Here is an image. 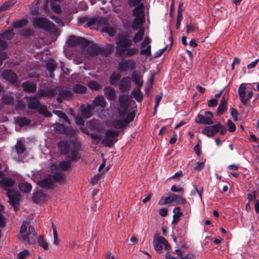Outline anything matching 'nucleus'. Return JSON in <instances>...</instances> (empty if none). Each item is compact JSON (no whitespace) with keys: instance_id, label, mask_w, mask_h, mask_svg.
Returning a JSON list of instances; mask_svg holds the SVG:
<instances>
[{"instance_id":"1","label":"nucleus","mask_w":259,"mask_h":259,"mask_svg":"<svg viewBox=\"0 0 259 259\" xmlns=\"http://www.w3.org/2000/svg\"><path fill=\"white\" fill-rule=\"evenodd\" d=\"M144 30L140 29L131 39L125 35H119L116 38V51L120 56L131 57L138 54L139 50L136 48H131L133 42L136 44L141 41L144 37Z\"/></svg>"},{"instance_id":"2","label":"nucleus","mask_w":259,"mask_h":259,"mask_svg":"<svg viewBox=\"0 0 259 259\" xmlns=\"http://www.w3.org/2000/svg\"><path fill=\"white\" fill-rule=\"evenodd\" d=\"M142 0H128L131 7L137 6L133 10V14L135 18L133 21L132 28L134 30H138L141 28L145 22L144 10L143 4H140Z\"/></svg>"},{"instance_id":"3","label":"nucleus","mask_w":259,"mask_h":259,"mask_svg":"<svg viewBox=\"0 0 259 259\" xmlns=\"http://www.w3.org/2000/svg\"><path fill=\"white\" fill-rule=\"evenodd\" d=\"M51 170L53 175H47L41 180L37 182V184L41 187L50 189L53 183H62L65 180V177L61 172H57L58 168L57 164H52L51 165Z\"/></svg>"},{"instance_id":"4","label":"nucleus","mask_w":259,"mask_h":259,"mask_svg":"<svg viewBox=\"0 0 259 259\" xmlns=\"http://www.w3.org/2000/svg\"><path fill=\"white\" fill-rule=\"evenodd\" d=\"M36 233L33 227L30 226L28 222L24 221L20 229L19 239L23 242L29 244L31 240H34Z\"/></svg>"},{"instance_id":"5","label":"nucleus","mask_w":259,"mask_h":259,"mask_svg":"<svg viewBox=\"0 0 259 259\" xmlns=\"http://www.w3.org/2000/svg\"><path fill=\"white\" fill-rule=\"evenodd\" d=\"M135 116L133 112L126 114L125 112L119 111L117 118L112 122V126L115 129H122L124 128L126 124L132 121Z\"/></svg>"},{"instance_id":"6","label":"nucleus","mask_w":259,"mask_h":259,"mask_svg":"<svg viewBox=\"0 0 259 259\" xmlns=\"http://www.w3.org/2000/svg\"><path fill=\"white\" fill-rule=\"evenodd\" d=\"M33 25L36 28L43 29L48 31L54 32L55 25L48 19L43 17H36L33 19Z\"/></svg>"},{"instance_id":"7","label":"nucleus","mask_w":259,"mask_h":259,"mask_svg":"<svg viewBox=\"0 0 259 259\" xmlns=\"http://www.w3.org/2000/svg\"><path fill=\"white\" fill-rule=\"evenodd\" d=\"M226 132V128L220 123L215 125L206 126L202 130V133L208 137L215 136L217 133L224 134Z\"/></svg>"},{"instance_id":"8","label":"nucleus","mask_w":259,"mask_h":259,"mask_svg":"<svg viewBox=\"0 0 259 259\" xmlns=\"http://www.w3.org/2000/svg\"><path fill=\"white\" fill-rule=\"evenodd\" d=\"M119 133L117 131L108 130L105 132V135L102 141V144L104 147H111L118 140L117 137Z\"/></svg>"},{"instance_id":"9","label":"nucleus","mask_w":259,"mask_h":259,"mask_svg":"<svg viewBox=\"0 0 259 259\" xmlns=\"http://www.w3.org/2000/svg\"><path fill=\"white\" fill-rule=\"evenodd\" d=\"M246 84L241 83L238 89V95L240 99V101L242 104L246 105L253 96L252 91H248L247 95L246 96Z\"/></svg>"},{"instance_id":"10","label":"nucleus","mask_w":259,"mask_h":259,"mask_svg":"<svg viewBox=\"0 0 259 259\" xmlns=\"http://www.w3.org/2000/svg\"><path fill=\"white\" fill-rule=\"evenodd\" d=\"M106 22V19L101 17L90 18L87 19L86 24L92 28L101 27Z\"/></svg>"},{"instance_id":"11","label":"nucleus","mask_w":259,"mask_h":259,"mask_svg":"<svg viewBox=\"0 0 259 259\" xmlns=\"http://www.w3.org/2000/svg\"><path fill=\"white\" fill-rule=\"evenodd\" d=\"M151 42V39L148 36H146L144 37V39L141 45V50L140 51V55H145L147 57H150L151 56V46L150 45Z\"/></svg>"},{"instance_id":"12","label":"nucleus","mask_w":259,"mask_h":259,"mask_svg":"<svg viewBox=\"0 0 259 259\" xmlns=\"http://www.w3.org/2000/svg\"><path fill=\"white\" fill-rule=\"evenodd\" d=\"M119 104L120 108L118 109V111H122L125 112L126 114H128V108L129 106V98L127 95H121L119 96Z\"/></svg>"},{"instance_id":"13","label":"nucleus","mask_w":259,"mask_h":259,"mask_svg":"<svg viewBox=\"0 0 259 259\" xmlns=\"http://www.w3.org/2000/svg\"><path fill=\"white\" fill-rule=\"evenodd\" d=\"M136 67V63L131 60H126L121 62L118 66V69L121 72L126 71L128 70H132Z\"/></svg>"},{"instance_id":"14","label":"nucleus","mask_w":259,"mask_h":259,"mask_svg":"<svg viewBox=\"0 0 259 259\" xmlns=\"http://www.w3.org/2000/svg\"><path fill=\"white\" fill-rule=\"evenodd\" d=\"M57 94V90L56 89H51L46 87L42 89H39L37 91V95L38 97H52L56 96Z\"/></svg>"},{"instance_id":"15","label":"nucleus","mask_w":259,"mask_h":259,"mask_svg":"<svg viewBox=\"0 0 259 259\" xmlns=\"http://www.w3.org/2000/svg\"><path fill=\"white\" fill-rule=\"evenodd\" d=\"M119 88L121 92H128L131 86V79L129 77H124L120 81L118 84Z\"/></svg>"},{"instance_id":"16","label":"nucleus","mask_w":259,"mask_h":259,"mask_svg":"<svg viewBox=\"0 0 259 259\" xmlns=\"http://www.w3.org/2000/svg\"><path fill=\"white\" fill-rule=\"evenodd\" d=\"M229 99V94L225 93L222 98L221 103L218 108L217 112L219 115H222L227 109V102Z\"/></svg>"},{"instance_id":"17","label":"nucleus","mask_w":259,"mask_h":259,"mask_svg":"<svg viewBox=\"0 0 259 259\" xmlns=\"http://www.w3.org/2000/svg\"><path fill=\"white\" fill-rule=\"evenodd\" d=\"M7 195L9 197V202L12 204L14 207L19 203L20 196L15 191L12 190H8L7 192Z\"/></svg>"},{"instance_id":"18","label":"nucleus","mask_w":259,"mask_h":259,"mask_svg":"<svg viewBox=\"0 0 259 259\" xmlns=\"http://www.w3.org/2000/svg\"><path fill=\"white\" fill-rule=\"evenodd\" d=\"M3 77L11 83H15L17 81V77L15 72L11 70H6L2 73Z\"/></svg>"},{"instance_id":"19","label":"nucleus","mask_w":259,"mask_h":259,"mask_svg":"<svg viewBox=\"0 0 259 259\" xmlns=\"http://www.w3.org/2000/svg\"><path fill=\"white\" fill-rule=\"evenodd\" d=\"M15 184V181L10 178L5 177L0 180V186L3 189L7 191L11 190L10 188L12 187Z\"/></svg>"},{"instance_id":"20","label":"nucleus","mask_w":259,"mask_h":259,"mask_svg":"<svg viewBox=\"0 0 259 259\" xmlns=\"http://www.w3.org/2000/svg\"><path fill=\"white\" fill-rule=\"evenodd\" d=\"M166 243V240L163 237H158L154 240V247L155 250L160 253L162 252V247L164 243Z\"/></svg>"},{"instance_id":"21","label":"nucleus","mask_w":259,"mask_h":259,"mask_svg":"<svg viewBox=\"0 0 259 259\" xmlns=\"http://www.w3.org/2000/svg\"><path fill=\"white\" fill-rule=\"evenodd\" d=\"M26 100L27 106L30 109H36L40 105L36 97H27Z\"/></svg>"},{"instance_id":"22","label":"nucleus","mask_w":259,"mask_h":259,"mask_svg":"<svg viewBox=\"0 0 259 259\" xmlns=\"http://www.w3.org/2000/svg\"><path fill=\"white\" fill-rule=\"evenodd\" d=\"M73 96L72 92L69 90L65 89L59 91V97L57 98V100L59 102H62V99H69Z\"/></svg>"},{"instance_id":"23","label":"nucleus","mask_w":259,"mask_h":259,"mask_svg":"<svg viewBox=\"0 0 259 259\" xmlns=\"http://www.w3.org/2000/svg\"><path fill=\"white\" fill-rule=\"evenodd\" d=\"M195 120L198 123L205 125H211L213 123L210 118L206 117L203 115L199 114L197 115Z\"/></svg>"},{"instance_id":"24","label":"nucleus","mask_w":259,"mask_h":259,"mask_svg":"<svg viewBox=\"0 0 259 259\" xmlns=\"http://www.w3.org/2000/svg\"><path fill=\"white\" fill-rule=\"evenodd\" d=\"M81 115L84 118H89L91 116L92 108L91 106L82 105L80 107Z\"/></svg>"},{"instance_id":"25","label":"nucleus","mask_w":259,"mask_h":259,"mask_svg":"<svg viewBox=\"0 0 259 259\" xmlns=\"http://www.w3.org/2000/svg\"><path fill=\"white\" fill-rule=\"evenodd\" d=\"M93 104L95 107L104 108L106 106V102L103 96H98L93 101Z\"/></svg>"},{"instance_id":"26","label":"nucleus","mask_w":259,"mask_h":259,"mask_svg":"<svg viewBox=\"0 0 259 259\" xmlns=\"http://www.w3.org/2000/svg\"><path fill=\"white\" fill-rule=\"evenodd\" d=\"M58 149L61 154H66L68 153L70 149V145L67 141H60L58 145Z\"/></svg>"},{"instance_id":"27","label":"nucleus","mask_w":259,"mask_h":259,"mask_svg":"<svg viewBox=\"0 0 259 259\" xmlns=\"http://www.w3.org/2000/svg\"><path fill=\"white\" fill-rule=\"evenodd\" d=\"M132 78L133 81L137 85L139 88H141L143 85V80L142 76L137 72L133 71L132 74Z\"/></svg>"},{"instance_id":"28","label":"nucleus","mask_w":259,"mask_h":259,"mask_svg":"<svg viewBox=\"0 0 259 259\" xmlns=\"http://www.w3.org/2000/svg\"><path fill=\"white\" fill-rule=\"evenodd\" d=\"M105 96L108 100H114L116 98L115 91L111 87H105L104 88Z\"/></svg>"},{"instance_id":"29","label":"nucleus","mask_w":259,"mask_h":259,"mask_svg":"<svg viewBox=\"0 0 259 259\" xmlns=\"http://www.w3.org/2000/svg\"><path fill=\"white\" fill-rule=\"evenodd\" d=\"M22 87L24 90L30 93H34L36 89V85L28 81L23 82L22 83Z\"/></svg>"},{"instance_id":"30","label":"nucleus","mask_w":259,"mask_h":259,"mask_svg":"<svg viewBox=\"0 0 259 259\" xmlns=\"http://www.w3.org/2000/svg\"><path fill=\"white\" fill-rule=\"evenodd\" d=\"M100 48L96 44L90 46L88 49V53L90 56H95L100 53Z\"/></svg>"},{"instance_id":"31","label":"nucleus","mask_w":259,"mask_h":259,"mask_svg":"<svg viewBox=\"0 0 259 259\" xmlns=\"http://www.w3.org/2000/svg\"><path fill=\"white\" fill-rule=\"evenodd\" d=\"M131 97L135 99L137 102H141L143 100V95L140 90V88L134 90L131 93Z\"/></svg>"},{"instance_id":"32","label":"nucleus","mask_w":259,"mask_h":259,"mask_svg":"<svg viewBox=\"0 0 259 259\" xmlns=\"http://www.w3.org/2000/svg\"><path fill=\"white\" fill-rule=\"evenodd\" d=\"M70 166L71 164L70 162L63 161L60 162L59 166L57 165V168H58V171H57V172H61L64 175V174L62 171L67 170L70 167Z\"/></svg>"},{"instance_id":"33","label":"nucleus","mask_w":259,"mask_h":259,"mask_svg":"<svg viewBox=\"0 0 259 259\" xmlns=\"http://www.w3.org/2000/svg\"><path fill=\"white\" fill-rule=\"evenodd\" d=\"M103 32L107 33L110 36H113L115 34V31L112 27H109L107 25V22L106 20L105 24L101 26Z\"/></svg>"},{"instance_id":"34","label":"nucleus","mask_w":259,"mask_h":259,"mask_svg":"<svg viewBox=\"0 0 259 259\" xmlns=\"http://www.w3.org/2000/svg\"><path fill=\"white\" fill-rule=\"evenodd\" d=\"M18 187L21 191L25 193H28L30 192L32 189L31 185L27 182L19 184Z\"/></svg>"},{"instance_id":"35","label":"nucleus","mask_w":259,"mask_h":259,"mask_svg":"<svg viewBox=\"0 0 259 259\" xmlns=\"http://www.w3.org/2000/svg\"><path fill=\"white\" fill-rule=\"evenodd\" d=\"M37 111L41 114L44 115L46 117H50L51 116V113L48 111L47 106L44 105H39L38 107Z\"/></svg>"},{"instance_id":"36","label":"nucleus","mask_w":259,"mask_h":259,"mask_svg":"<svg viewBox=\"0 0 259 259\" xmlns=\"http://www.w3.org/2000/svg\"><path fill=\"white\" fill-rule=\"evenodd\" d=\"M113 51V46L109 45L106 48H100V54L107 56L109 55Z\"/></svg>"},{"instance_id":"37","label":"nucleus","mask_w":259,"mask_h":259,"mask_svg":"<svg viewBox=\"0 0 259 259\" xmlns=\"http://www.w3.org/2000/svg\"><path fill=\"white\" fill-rule=\"evenodd\" d=\"M14 32L12 29H9L8 30L5 31L2 34H0L2 37L6 40H10L14 36Z\"/></svg>"},{"instance_id":"38","label":"nucleus","mask_w":259,"mask_h":259,"mask_svg":"<svg viewBox=\"0 0 259 259\" xmlns=\"http://www.w3.org/2000/svg\"><path fill=\"white\" fill-rule=\"evenodd\" d=\"M66 154H67V158L72 161L77 160L78 158V152L75 150H72L70 152L69 150L68 153Z\"/></svg>"},{"instance_id":"39","label":"nucleus","mask_w":259,"mask_h":259,"mask_svg":"<svg viewBox=\"0 0 259 259\" xmlns=\"http://www.w3.org/2000/svg\"><path fill=\"white\" fill-rule=\"evenodd\" d=\"M74 92L77 94H82L85 92L87 88L82 85L79 84H76L73 88Z\"/></svg>"},{"instance_id":"40","label":"nucleus","mask_w":259,"mask_h":259,"mask_svg":"<svg viewBox=\"0 0 259 259\" xmlns=\"http://www.w3.org/2000/svg\"><path fill=\"white\" fill-rule=\"evenodd\" d=\"M63 0H50L51 6L53 11L57 13L61 12V8L59 5L55 4V2H61Z\"/></svg>"},{"instance_id":"41","label":"nucleus","mask_w":259,"mask_h":259,"mask_svg":"<svg viewBox=\"0 0 259 259\" xmlns=\"http://www.w3.org/2000/svg\"><path fill=\"white\" fill-rule=\"evenodd\" d=\"M89 88L92 90L98 91L102 88V85L94 80H91L88 82Z\"/></svg>"},{"instance_id":"42","label":"nucleus","mask_w":259,"mask_h":259,"mask_svg":"<svg viewBox=\"0 0 259 259\" xmlns=\"http://www.w3.org/2000/svg\"><path fill=\"white\" fill-rule=\"evenodd\" d=\"M15 148L16 149V153L18 154H21L23 153L25 150V147H24V144L20 141H18L15 146Z\"/></svg>"},{"instance_id":"43","label":"nucleus","mask_w":259,"mask_h":259,"mask_svg":"<svg viewBox=\"0 0 259 259\" xmlns=\"http://www.w3.org/2000/svg\"><path fill=\"white\" fill-rule=\"evenodd\" d=\"M16 121L18 124L20 126L28 125L30 122V120L27 117H18Z\"/></svg>"},{"instance_id":"44","label":"nucleus","mask_w":259,"mask_h":259,"mask_svg":"<svg viewBox=\"0 0 259 259\" xmlns=\"http://www.w3.org/2000/svg\"><path fill=\"white\" fill-rule=\"evenodd\" d=\"M44 198L43 194L40 192H37L33 194L32 197L33 201L36 203L40 202Z\"/></svg>"},{"instance_id":"45","label":"nucleus","mask_w":259,"mask_h":259,"mask_svg":"<svg viewBox=\"0 0 259 259\" xmlns=\"http://www.w3.org/2000/svg\"><path fill=\"white\" fill-rule=\"evenodd\" d=\"M39 245L42 247L45 250H47L49 249V245L44 237L40 236L38 239Z\"/></svg>"},{"instance_id":"46","label":"nucleus","mask_w":259,"mask_h":259,"mask_svg":"<svg viewBox=\"0 0 259 259\" xmlns=\"http://www.w3.org/2000/svg\"><path fill=\"white\" fill-rule=\"evenodd\" d=\"M120 78V75L117 73H112L110 77V83L111 84H115Z\"/></svg>"},{"instance_id":"47","label":"nucleus","mask_w":259,"mask_h":259,"mask_svg":"<svg viewBox=\"0 0 259 259\" xmlns=\"http://www.w3.org/2000/svg\"><path fill=\"white\" fill-rule=\"evenodd\" d=\"M28 23L26 19H21L16 21L13 23V26L15 28H21L25 26Z\"/></svg>"},{"instance_id":"48","label":"nucleus","mask_w":259,"mask_h":259,"mask_svg":"<svg viewBox=\"0 0 259 259\" xmlns=\"http://www.w3.org/2000/svg\"><path fill=\"white\" fill-rule=\"evenodd\" d=\"M77 41V45L82 48L87 47L89 44V41L87 39L81 37H78Z\"/></svg>"},{"instance_id":"49","label":"nucleus","mask_w":259,"mask_h":259,"mask_svg":"<svg viewBox=\"0 0 259 259\" xmlns=\"http://www.w3.org/2000/svg\"><path fill=\"white\" fill-rule=\"evenodd\" d=\"M14 4V3H13L12 1H9L8 2H6L4 4H3L1 7H0V10L2 11H6L7 10L9 9Z\"/></svg>"},{"instance_id":"50","label":"nucleus","mask_w":259,"mask_h":259,"mask_svg":"<svg viewBox=\"0 0 259 259\" xmlns=\"http://www.w3.org/2000/svg\"><path fill=\"white\" fill-rule=\"evenodd\" d=\"M54 113L56 115L59 116L60 118H62L65 122L69 123V119H68L65 113L61 111L58 110L55 111Z\"/></svg>"},{"instance_id":"51","label":"nucleus","mask_w":259,"mask_h":259,"mask_svg":"<svg viewBox=\"0 0 259 259\" xmlns=\"http://www.w3.org/2000/svg\"><path fill=\"white\" fill-rule=\"evenodd\" d=\"M14 98L9 95H5L2 98L3 103L6 104H11L13 103Z\"/></svg>"},{"instance_id":"52","label":"nucleus","mask_w":259,"mask_h":259,"mask_svg":"<svg viewBox=\"0 0 259 259\" xmlns=\"http://www.w3.org/2000/svg\"><path fill=\"white\" fill-rule=\"evenodd\" d=\"M78 38L74 36H70L68 41V45L71 47L77 45Z\"/></svg>"},{"instance_id":"53","label":"nucleus","mask_w":259,"mask_h":259,"mask_svg":"<svg viewBox=\"0 0 259 259\" xmlns=\"http://www.w3.org/2000/svg\"><path fill=\"white\" fill-rule=\"evenodd\" d=\"M172 202L170 199V196L166 197L165 198L162 197L161 199L159 201L158 204L160 205H163L167 203Z\"/></svg>"},{"instance_id":"54","label":"nucleus","mask_w":259,"mask_h":259,"mask_svg":"<svg viewBox=\"0 0 259 259\" xmlns=\"http://www.w3.org/2000/svg\"><path fill=\"white\" fill-rule=\"evenodd\" d=\"M19 259H25L29 255V252L27 250H24L19 253Z\"/></svg>"},{"instance_id":"55","label":"nucleus","mask_w":259,"mask_h":259,"mask_svg":"<svg viewBox=\"0 0 259 259\" xmlns=\"http://www.w3.org/2000/svg\"><path fill=\"white\" fill-rule=\"evenodd\" d=\"M227 125L228 126V130L230 132H233L236 130V126L235 124L230 120L227 121Z\"/></svg>"},{"instance_id":"56","label":"nucleus","mask_w":259,"mask_h":259,"mask_svg":"<svg viewBox=\"0 0 259 259\" xmlns=\"http://www.w3.org/2000/svg\"><path fill=\"white\" fill-rule=\"evenodd\" d=\"M91 137L93 140V142L97 145L98 144L101 140V137L100 135H97V134H91Z\"/></svg>"},{"instance_id":"57","label":"nucleus","mask_w":259,"mask_h":259,"mask_svg":"<svg viewBox=\"0 0 259 259\" xmlns=\"http://www.w3.org/2000/svg\"><path fill=\"white\" fill-rule=\"evenodd\" d=\"M56 67V65H55L53 62H49L47 64V70L50 71H53Z\"/></svg>"},{"instance_id":"58","label":"nucleus","mask_w":259,"mask_h":259,"mask_svg":"<svg viewBox=\"0 0 259 259\" xmlns=\"http://www.w3.org/2000/svg\"><path fill=\"white\" fill-rule=\"evenodd\" d=\"M50 17L53 20H54L55 21V22L58 24L59 26H64L63 22L60 18L55 16H51Z\"/></svg>"},{"instance_id":"59","label":"nucleus","mask_w":259,"mask_h":259,"mask_svg":"<svg viewBox=\"0 0 259 259\" xmlns=\"http://www.w3.org/2000/svg\"><path fill=\"white\" fill-rule=\"evenodd\" d=\"M218 104V100L217 99H212L208 101V106L210 107H215Z\"/></svg>"},{"instance_id":"60","label":"nucleus","mask_w":259,"mask_h":259,"mask_svg":"<svg viewBox=\"0 0 259 259\" xmlns=\"http://www.w3.org/2000/svg\"><path fill=\"white\" fill-rule=\"evenodd\" d=\"M204 162H197L196 166L194 168L196 171H200L204 167Z\"/></svg>"},{"instance_id":"61","label":"nucleus","mask_w":259,"mask_h":259,"mask_svg":"<svg viewBox=\"0 0 259 259\" xmlns=\"http://www.w3.org/2000/svg\"><path fill=\"white\" fill-rule=\"evenodd\" d=\"M231 114L234 120H237L238 112L235 108H232L231 109Z\"/></svg>"},{"instance_id":"62","label":"nucleus","mask_w":259,"mask_h":259,"mask_svg":"<svg viewBox=\"0 0 259 259\" xmlns=\"http://www.w3.org/2000/svg\"><path fill=\"white\" fill-rule=\"evenodd\" d=\"M7 58V55L5 52H0V66L3 64V60Z\"/></svg>"},{"instance_id":"63","label":"nucleus","mask_w":259,"mask_h":259,"mask_svg":"<svg viewBox=\"0 0 259 259\" xmlns=\"http://www.w3.org/2000/svg\"><path fill=\"white\" fill-rule=\"evenodd\" d=\"M258 62H259V59H256L253 62H252L247 65V68L251 69V68H254L256 66V65L258 63Z\"/></svg>"},{"instance_id":"64","label":"nucleus","mask_w":259,"mask_h":259,"mask_svg":"<svg viewBox=\"0 0 259 259\" xmlns=\"http://www.w3.org/2000/svg\"><path fill=\"white\" fill-rule=\"evenodd\" d=\"M163 97L162 93H160L155 97V104L156 106H159L160 101Z\"/></svg>"}]
</instances>
